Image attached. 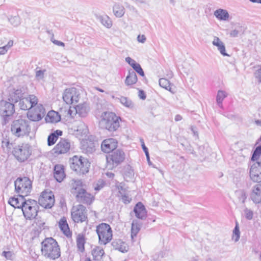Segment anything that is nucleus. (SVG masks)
<instances>
[{"mask_svg":"<svg viewBox=\"0 0 261 261\" xmlns=\"http://www.w3.org/2000/svg\"><path fill=\"white\" fill-rule=\"evenodd\" d=\"M261 155V145H259L255 149L252 157L251 160L253 161H257L259 159Z\"/></svg>","mask_w":261,"mask_h":261,"instance_id":"obj_44","label":"nucleus"},{"mask_svg":"<svg viewBox=\"0 0 261 261\" xmlns=\"http://www.w3.org/2000/svg\"><path fill=\"white\" fill-rule=\"evenodd\" d=\"M51 40L53 43H54L55 44H56L58 46H65V44L63 42H61L60 41H58V40H57L55 39H51Z\"/></svg>","mask_w":261,"mask_h":261,"instance_id":"obj_58","label":"nucleus"},{"mask_svg":"<svg viewBox=\"0 0 261 261\" xmlns=\"http://www.w3.org/2000/svg\"><path fill=\"white\" fill-rule=\"evenodd\" d=\"M125 159L124 152L120 150H114L107 156V167L110 169L117 166Z\"/></svg>","mask_w":261,"mask_h":261,"instance_id":"obj_9","label":"nucleus"},{"mask_svg":"<svg viewBox=\"0 0 261 261\" xmlns=\"http://www.w3.org/2000/svg\"><path fill=\"white\" fill-rule=\"evenodd\" d=\"M84 148L86 150V152L87 153H91L93 152L95 150L94 146L93 143H90V145L87 147H85V145L83 146Z\"/></svg>","mask_w":261,"mask_h":261,"instance_id":"obj_50","label":"nucleus"},{"mask_svg":"<svg viewBox=\"0 0 261 261\" xmlns=\"http://www.w3.org/2000/svg\"><path fill=\"white\" fill-rule=\"evenodd\" d=\"M96 231L100 244L106 245L111 241L112 230L109 224L104 223L99 224L96 227Z\"/></svg>","mask_w":261,"mask_h":261,"instance_id":"obj_6","label":"nucleus"},{"mask_svg":"<svg viewBox=\"0 0 261 261\" xmlns=\"http://www.w3.org/2000/svg\"><path fill=\"white\" fill-rule=\"evenodd\" d=\"M146 40V37L144 35H139L137 37V40L139 42L144 43L145 42Z\"/></svg>","mask_w":261,"mask_h":261,"instance_id":"obj_57","label":"nucleus"},{"mask_svg":"<svg viewBox=\"0 0 261 261\" xmlns=\"http://www.w3.org/2000/svg\"><path fill=\"white\" fill-rule=\"evenodd\" d=\"M15 192L19 195L28 196L31 192L32 182L28 177H18L14 182Z\"/></svg>","mask_w":261,"mask_h":261,"instance_id":"obj_5","label":"nucleus"},{"mask_svg":"<svg viewBox=\"0 0 261 261\" xmlns=\"http://www.w3.org/2000/svg\"><path fill=\"white\" fill-rule=\"evenodd\" d=\"M57 137L54 134H50L47 138V144L48 146L54 145L57 140Z\"/></svg>","mask_w":261,"mask_h":261,"instance_id":"obj_47","label":"nucleus"},{"mask_svg":"<svg viewBox=\"0 0 261 261\" xmlns=\"http://www.w3.org/2000/svg\"><path fill=\"white\" fill-rule=\"evenodd\" d=\"M75 114L79 115L80 117H85L87 116L89 111V108L86 103L79 104L74 108Z\"/></svg>","mask_w":261,"mask_h":261,"instance_id":"obj_27","label":"nucleus"},{"mask_svg":"<svg viewBox=\"0 0 261 261\" xmlns=\"http://www.w3.org/2000/svg\"><path fill=\"white\" fill-rule=\"evenodd\" d=\"M137 76L135 71L133 70H129L128 71V74L126 77L125 81V84L127 86L132 85L135 84L137 81Z\"/></svg>","mask_w":261,"mask_h":261,"instance_id":"obj_34","label":"nucleus"},{"mask_svg":"<svg viewBox=\"0 0 261 261\" xmlns=\"http://www.w3.org/2000/svg\"><path fill=\"white\" fill-rule=\"evenodd\" d=\"M117 189L119 191V194H123L124 193L126 192V189L124 187V185L121 182V183H119L117 186Z\"/></svg>","mask_w":261,"mask_h":261,"instance_id":"obj_54","label":"nucleus"},{"mask_svg":"<svg viewBox=\"0 0 261 261\" xmlns=\"http://www.w3.org/2000/svg\"><path fill=\"white\" fill-rule=\"evenodd\" d=\"M13 41L10 40L8 41V43L2 47H0V55L5 54L7 51L13 46Z\"/></svg>","mask_w":261,"mask_h":261,"instance_id":"obj_43","label":"nucleus"},{"mask_svg":"<svg viewBox=\"0 0 261 261\" xmlns=\"http://www.w3.org/2000/svg\"><path fill=\"white\" fill-rule=\"evenodd\" d=\"M239 33V31L237 30H233L230 33V36L232 37H238Z\"/></svg>","mask_w":261,"mask_h":261,"instance_id":"obj_59","label":"nucleus"},{"mask_svg":"<svg viewBox=\"0 0 261 261\" xmlns=\"http://www.w3.org/2000/svg\"><path fill=\"white\" fill-rule=\"evenodd\" d=\"M227 94L223 90H218L216 96V102L219 107H222V101L226 97Z\"/></svg>","mask_w":261,"mask_h":261,"instance_id":"obj_37","label":"nucleus"},{"mask_svg":"<svg viewBox=\"0 0 261 261\" xmlns=\"http://www.w3.org/2000/svg\"><path fill=\"white\" fill-rule=\"evenodd\" d=\"M54 203V196L51 192H42L39 198V204L45 208H50Z\"/></svg>","mask_w":261,"mask_h":261,"instance_id":"obj_15","label":"nucleus"},{"mask_svg":"<svg viewBox=\"0 0 261 261\" xmlns=\"http://www.w3.org/2000/svg\"><path fill=\"white\" fill-rule=\"evenodd\" d=\"M182 119V117L180 115H176L175 117V120L176 121H180Z\"/></svg>","mask_w":261,"mask_h":261,"instance_id":"obj_64","label":"nucleus"},{"mask_svg":"<svg viewBox=\"0 0 261 261\" xmlns=\"http://www.w3.org/2000/svg\"><path fill=\"white\" fill-rule=\"evenodd\" d=\"M2 146L3 147L6 146L9 149H11L14 147L12 143H10L9 141H3Z\"/></svg>","mask_w":261,"mask_h":261,"instance_id":"obj_56","label":"nucleus"},{"mask_svg":"<svg viewBox=\"0 0 261 261\" xmlns=\"http://www.w3.org/2000/svg\"><path fill=\"white\" fill-rule=\"evenodd\" d=\"M100 21L101 23L107 28H110L112 25V21L108 16L101 17Z\"/></svg>","mask_w":261,"mask_h":261,"instance_id":"obj_42","label":"nucleus"},{"mask_svg":"<svg viewBox=\"0 0 261 261\" xmlns=\"http://www.w3.org/2000/svg\"><path fill=\"white\" fill-rule=\"evenodd\" d=\"M72 189L76 191H78L81 189H84L83 182L81 180H72Z\"/></svg>","mask_w":261,"mask_h":261,"instance_id":"obj_41","label":"nucleus"},{"mask_svg":"<svg viewBox=\"0 0 261 261\" xmlns=\"http://www.w3.org/2000/svg\"><path fill=\"white\" fill-rule=\"evenodd\" d=\"M250 197L255 203L261 202V182L254 185L252 187Z\"/></svg>","mask_w":261,"mask_h":261,"instance_id":"obj_19","label":"nucleus"},{"mask_svg":"<svg viewBox=\"0 0 261 261\" xmlns=\"http://www.w3.org/2000/svg\"><path fill=\"white\" fill-rule=\"evenodd\" d=\"M42 254L46 257L52 259L59 258L61 255L59 246L53 238L45 239L41 243Z\"/></svg>","mask_w":261,"mask_h":261,"instance_id":"obj_1","label":"nucleus"},{"mask_svg":"<svg viewBox=\"0 0 261 261\" xmlns=\"http://www.w3.org/2000/svg\"><path fill=\"white\" fill-rule=\"evenodd\" d=\"M71 217L75 223H82L87 219V210L85 206L78 204L73 206L71 211Z\"/></svg>","mask_w":261,"mask_h":261,"instance_id":"obj_10","label":"nucleus"},{"mask_svg":"<svg viewBox=\"0 0 261 261\" xmlns=\"http://www.w3.org/2000/svg\"><path fill=\"white\" fill-rule=\"evenodd\" d=\"M112 245L114 249L122 252H126L128 249L127 244L120 239L115 240L113 241Z\"/></svg>","mask_w":261,"mask_h":261,"instance_id":"obj_28","label":"nucleus"},{"mask_svg":"<svg viewBox=\"0 0 261 261\" xmlns=\"http://www.w3.org/2000/svg\"><path fill=\"white\" fill-rule=\"evenodd\" d=\"M10 23L14 27L18 26L20 23V18L19 16H10L8 17Z\"/></svg>","mask_w":261,"mask_h":261,"instance_id":"obj_40","label":"nucleus"},{"mask_svg":"<svg viewBox=\"0 0 261 261\" xmlns=\"http://www.w3.org/2000/svg\"><path fill=\"white\" fill-rule=\"evenodd\" d=\"M46 71L45 70H39L36 71V77L38 80H42L44 78V73Z\"/></svg>","mask_w":261,"mask_h":261,"instance_id":"obj_49","label":"nucleus"},{"mask_svg":"<svg viewBox=\"0 0 261 261\" xmlns=\"http://www.w3.org/2000/svg\"><path fill=\"white\" fill-rule=\"evenodd\" d=\"M113 13L115 16L122 17L125 14V8L123 5L119 2H115L113 6Z\"/></svg>","mask_w":261,"mask_h":261,"instance_id":"obj_30","label":"nucleus"},{"mask_svg":"<svg viewBox=\"0 0 261 261\" xmlns=\"http://www.w3.org/2000/svg\"><path fill=\"white\" fill-rule=\"evenodd\" d=\"M120 195L121 197L122 201L124 203H128L130 202L132 199L126 195V192H124L123 194H120Z\"/></svg>","mask_w":261,"mask_h":261,"instance_id":"obj_51","label":"nucleus"},{"mask_svg":"<svg viewBox=\"0 0 261 261\" xmlns=\"http://www.w3.org/2000/svg\"><path fill=\"white\" fill-rule=\"evenodd\" d=\"M15 112L14 106L12 102L2 100L0 102V114L4 117L11 116Z\"/></svg>","mask_w":261,"mask_h":261,"instance_id":"obj_16","label":"nucleus"},{"mask_svg":"<svg viewBox=\"0 0 261 261\" xmlns=\"http://www.w3.org/2000/svg\"><path fill=\"white\" fill-rule=\"evenodd\" d=\"M18 197H11L9 200V203L14 207V208H22L26 200L24 198V196L19 195Z\"/></svg>","mask_w":261,"mask_h":261,"instance_id":"obj_25","label":"nucleus"},{"mask_svg":"<svg viewBox=\"0 0 261 261\" xmlns=\"http://www.w3.org/2000/svg\"><path fill=\"white\" fill-rule=\"evenodd\" d=\"M119 100L121 103L125 107L130 109L134 107V104L132 100L126 97L121 96Z\"/></svg>","mask_w":261,"mask_h":261,"instance_id":"obj_39","label":"nucleus"},{"mask_svg":"<svg viewBox=\"0 0 261 261\" xmlns=\"http://www.w3.org/2000/svg\"><path fill=\"white\" fill-rule=\"evenodd\" d=\"M139 96L142 99H145L146 98L145 94L144 91L142 90H139Z\"/></svg>","mask_w":261,"mask_h":261,"instance_id":"obj_61","label":"nucleus"},{"mask_svg":"<svg viewBox=\"0 0 261 261\" xmlns=\"http://www.w3.org/2000/svg\"><path fill=\"white\" fill-rule=\"evenodd\" d=\"M72 129L76 134L83 136L86 135L88 132L87 125L82 121L76 122L73 125Z\"/></svg>","mask_w":261,"mask_h":261,"instance_id":"obj_24","label":"nucleus"},{"mask_svg":"<svg viewBox=\"0 0 261 261\" xmlns=\"http://www.w3.org/2000/svg\"><path fill=\"white\" fill-rule=\"evenodd\" d=\"M141 146H142L143 151H144L147 150L148 148L145 145L143 140L142 139H141Z\"/></svg>","mask_w":261,"mask_h":261,"instance_id":"obj_63","label":"nucleus"},{"mask_svg":"<svg viewBox=\"0 0 261 261\" xmlns=\"http://www.w3.org/2000/svg\"><path fill=\"white\" fill-rule=\"evenodd\" d=\"M62 131L61 130H56L54 133H52L51 134H54V135L57 137V138L58 139L59 136H61L62 135Z\"/></svg>","mask_w":261,"mask_h":261,"instance_id":"obj_60","label":"nucleus"},{"mask_svg":"<svg viewBox=\"0 0 261 261\" xmlns=\"http://www.w3.org/2000/svg\"><path fill=\"white\" fill-rule=\"evenodd\" d=\"M38 209L39 206L36 200L28 199L24 202L21 210L26 219L32 220L37 216Z\"/></svg>","mask_w":261,"mask_h":261,"instance_id":"obj_8","label":"nucleus"},{"mask_svg":"<svg viewBox=\"0 0 261 261\" xmlns=\"http://www.w3.org/2000/svg\"><path fill=\"white\" fill-rule=\"evenodd\" d=\"M249 176L254 182H261V167L258 164L254 163L250 167Z\"/></svg>","mask_w":261,"mask_h":261,"instance_id":"obj_18","label":"nucleus"},{"mask_svg":"<svg viewBox=\"0 0 261 261\" xmlns=\"http://www.w3.org/2000/svg\"><path fill=\"white\" fill-rule=\"evenodd\" d=\"M101 118L99 122L100 126L110 132L115 131L120 126V118L113 112H103L101 114Z\"/></svg>","mask_w":261,"mask_h":261,"instance_id":"obj_2","label":"nucleus"},{"mask_svg":"<svg viewBox=\"0 0 261 261\" xmlns=\"http://www.w3.org/2000/svg\"><path fill=\"white\" fill-rule=\"evenodd\" d=\"M13 155L19 162H24L31 154V146L27 143L15 145L12 151Z\"/></svg>","mask_w":261,"mask_h":261,"instance_id":"obj_7","label":"nucleus"},{"mask_svg":"<svg viewBox=\"0 0 261 261\" xmlns=\"http://www.w3.org/2000/svg\"><path fill=\"white\" fill-rule=\"evenodd\" d=\"M70 168L79 175L88 172L90 163L86 158L74 155L70 159Z\"/></svg>","mask_w":261,"mask_h":261,"instance_id":"obj_3","label":"nucleus"},{"mask_svg":"<svg viewBox=\"0 0 261 261\" xmlns=\"http://www.w3.org/2000/svg\"><path fill=\"white\" fill-rule=\"evenodd\" d=\"M70 147L71 144L69 140L62 139L53 149V153L56 155L66 153L69 151Z\"/></svg>","mask_w":261,"mask_h":261,"instance_id":"obj_13","label":"nucleus"},{"mask_svg":"<svg viewBox=\"0 0 261 261\" xmlns=\"http://www.w3.org/2000/svg\"><path fill=\"white\" fill-rule=\"evenodd\" d=\"M38 103V99L34 95H30L28 97H23L19 100V106L23 110H30Z\"/></svg>","mask_w":261,"mask_h":261,"instance_id":"obj_14","label":"nucleus"},{"mask_svg":"<svg viewBox=\"0 0 261 261\" xmlns=\"http://www.w3.org/2000/svg\"><path fill=\"white\" fill-rule=\"evenodd\" d=\"M134 212L135 216L138 219L144 220L147 216V212L145 206L141 202H138L134 207Z\"/></svg>","mask_w":261,"mask_h":261,"instance_id":"obj_23","label":"nucleus"},{"mask_svg":"<svg viewBox=\"0 0 261 261\" xmlns=\"http://www.w3.org/2000/svg\"><path fill=\"white\" fill-rule=\"evenodd\" d=\"M104 253V250L99 246L95 247L92 250V254L95 260L100 259Z\"/></svg>","mask_w":261,"mask_h":261,"instance_id":"obj_35","label":"nucleus"},{"mask_svg":"<svg viewBox=\"0 0 261 261\" xmlns=\"http://www.w3.org/2000/svg\"><path fill=\"white\" fill-rule=\"evenodd\" d=\"M26 92V89L24 87H20L14 89L10 94L9 100L11 102H17L21 98L23 97V95Z\"/></svg>","mask_w":261,"mask_h":261,"instance_id":"obj_21","label":"nucleus"},{"mask_svg":"<svg viewBox=\"0 0 261 261\" xmlns=\"http://www.w3.org/2000/svg\"><path fill=\"white\" fill-rule=\"evenodd\" d=\"M76 241L78 251L83 252L85 251V244L86 243L85 236L82 234H79L76 237Z\"/></svg>","mask_w":261,"mask_h":261,"instance_id":"obj_33","label":"nucleus"},{"mask_svg":"<svg viewBox=\"0 0 261 261\" xmlns=\"http://www.w3.org/2000/svg\"><path fill=\"white\" fill-rule=\"evenodd\" d=\"M45 119L48 123H57L60 121L61 116L58 112L50 111L47 113Z\"/></svg>","mask_w":261,"mask_h":261,"instance_id":"obj_31","label":"nucleus"},{"mask_svg":"<svg viewBox=\"0 0 261 261\" xmlns=\"http://www.w3.org/2000/svg\"><path fill=\"white\" fill-rule=\"evenodd\" d=\"M254 74L258 82L261 83V66L258 69L255 71Z\"/></svg>","mask_w":261,"mask_h":261,"instance_id":"obj_52","label":"nucleus"},{"mask_svg":"<svg viewBox=\"0 0 261 261\" xmlns=\"http://www.w3.org/2000/svg\"><path fill=\"white\" fill-rule=\"evenodd\" d=\"M62 97L66 103L71 105L79 101L80 94L75 88H70L65 90Z\"/></svg>","mask_w":261,"mask_h":261,"instance_id":"obj_11","label":"nucleus"},{"mask_svg":"<svg viewBox=\"0 0 261 261\" xmlns=\"http://www.w3.org/2000/svg\"><path fill=\"white\" fill-rule=\"evenodd\" d=\"M243 214H244L245 217L247 220H250L252 219L253 216V212L251 210L246 207V208H245V209L243 211Z\"/></svg>","mask_w":261,"mask_h":261,"instance_id":"obj_46","label":"nucleus"},{"mask_svg":"<svg viewBox=\"0 0 261 261\" xmlns=\"http://www.w3.org/2000/svg\"><path fill=\"white\" fill-rule=\"evenodd\" d=\"M125 61L132 67H133L134 65L136 64L137 63L134 59H132L130 57H126L125 58Z\"/></svg>","mask_w":261,"mask_h":261,"instance_id":"obj_55","label":"nucleus"},{"mask_svg":"<svg viewBox=\"0 0 261 261\" xmlns=\"http://www.w3.org/2000/svg\"><path fill=\"white\" fill-rule=\"evenodd\" d=\"M212 44L214 46H217L218 50L220 54L223 56H229L226 52L225 46L224 43L221 40V39L215 36L212 41Z\"/></svg>","mask_w":261,"mask_h":261,"instance_id":"obj_26","label":"nucleus"},{"mask_svg":"<svg viewBox=\"0 0 261 261\" xmlns=\"http://www.w3.org/2000/svg\"><path fill=\"white\" fill-rule=\"evenodd\" d=\"M103 187V182L101 181L100 184H97V186L95 187V190L98 191Z\"/></svg>","mask_w":261,"mask_h":261,"instance_id":"obj_62","label":"nucleus"},{"mask_svg":"<svg viewBox=\"0 0 261 261\" xmlns=\"http://www.w3.org/2000/svg\"><path fill=\"white\" fill-rule=\"evenodd\" d=\"M2 255L4 256L6 259L10 260H12L13 256V253L11 251H3Z\"/></svg>","mask_w":261,"mask_h":261,"instance_id":"obj_53","label":"nucleus"},{"mask_svg":"<svg viewBox=\"0 0 261 261\" xmlns=\"http://www.w3.org/2000/svg\"><path fill=\"white\" fill-rule=\"evenodd\" d=\"M214 15L219 20L226 21L228 20L229 14L227 10L219 9L214 12Z\"/></svg>","mask_w":261,"mask_h":261,"instance_id":"obj_32","label":"nucleus"},{"mask_svg":"<svg viewBox=\"0 0 261 261\" xmlns=\"http://www.w3.org/2000/svg\"><path fill=\"white\" fill-rule=\"evenodd\" d=\"M117 146V141L114 138H109L102 141L101 145L102 150L106 153L113 151Z\"/></svg>","mask_w":261,"mask_h":261,"instance_id":"obj_20","label":"nucleus"},{"mask_svg":"<svg viewBox=\"0 0 261 261\" xmlns=\"http://www.w3.org/2000/svg\"><path fill=\"white\" fill-rule=\"evenodd\" d=\"M159 85L161 87L171 92L170 83L168 80L165 78L160 79L159 80Z\"/></svg>","mask_w":261,"mask_h":261,"instance_id":"obj_38","label":"nucleus"},{"mask_svg":"<svg viewBox=\"0 0 261 261\" xmlns=\"http://www.w3.org/2000/svg\"><path fill=\"white\" fill-rule=\"evenodd\" d=\"M59 226L61 230L68 238L71 237L72 232L70 231L66 219L65 217L61 218L59 222Z\"/></svg>","mask_w":261,"mask_h":261,"instance_id":"obj_29","label":"nucleus"},{"mask_svg":"<svg viewBox=\"0 0 261 261\" xmlns=\"http://www.w3.org/2000/svg\"><path fill=\"white\" fill-rule=\"evenodd\" d=\"M12 133L17 137L29 135L31 132V126L29 121L19 119L14 120L11 124Z\"/></svg>","mask_w":261,"mask_h":261,"instance_id":"obj_4","label":"nucleus"},{"mask_svg":"<svg viewBox=\"0 0 261 261\" xmlns=\"http://www.w3.org/2000/svg\"><path fill=\"white\" fill-rule=\"evenodd\" d=\"M76 198L77 201L79 202L90 204L94 197L84 189H81L77 191L76 195Z\"/></svg>","mask_w":261,"mask_h":261,"instance_id":"obj_17","label":"nucleus"},{"mask_svg":"<svg viewBox=\"0 0 261 261\" xmlns=\"http://www.w3.org/2000/svg\"><path fill=\"white\" fill-rule=\"evenodd\" d=\"M240 230L238 224L237 223L236 226L233 231V236L232 239L234 240L235 242L238 241L240 239Z\"/></svg>","mask_w":261,"mask_h":261,"instance_id":"obj_45","label":"nucleus"},{"mask_svg":"<svg viewBox=\"0 0 261 261\" xmlns=\"http://www.w3.org/2000/svg\"><path fill=\"white\" fill-rule=\"evenodd\" d=\"M45 111L42 105H37L34 111L29 110L27 113L28 118L33 121H38L45 116Z\"/></svg>","mask_w":261,"mask_h":261,"instance_id":"obj_12","label":"nucleus"},{"mask_svg":"<svg viewBox=\"0 0 261 261\" xmlns=\"http://www.w3.org/2000/svg\"><path fill=\"white\" fill-rule=\"evenodd\" d=\"M133 67H132L138 74L140 75L143 76L144 75V71L141 68L140 65L137 63L136 64L133 65Z\"/></svg>","mask_w":261,"mask_h":261,"instance_id":"obj_48","label":"nucleus"},{"mask_svg":"<svg viewBox=\"0 0 261 261\" xmlns=\"http://www.w3.org/2000/svg\"><path fill=\"white\" fill-rule=\"evenodd\" d=\"M141 223L138 220H133L132 224L131 237L132 239L136 237L141 229Z\"/></svg>","mask_w":261,"mask_h":261,"instance_id":"obj_36","label":"nucleus"},{"mask_svg":"<svg viewBox=\"0 0 261 261\" xmlns=\"http://www.w3.org/2000/svg\"><path fill=\"white\" fill-rule=\"evenodd\" d=\"M54 177L59 182L62 181L66 176L64 166L61 164L56 165L54 167Z\"/></svg>","mask_w":261,"mask_h":261,"instance_id":"obj_22","label":"nucleus"}]
</instances>
